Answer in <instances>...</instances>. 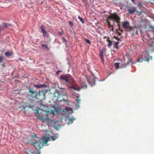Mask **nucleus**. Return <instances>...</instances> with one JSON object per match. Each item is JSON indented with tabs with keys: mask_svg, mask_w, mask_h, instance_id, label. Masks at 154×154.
Listing matches in <instances>:
<instances>
[{
	"mask_svg": "<svg viewBox=\"0 0 154 154\" xmlns=\"http://www.w3.org/2000/svg\"><path fill=\"white\" fill-rule=\"evenodd\" d=\"M60 77L61 81L66 85H69L74 82L73 78L69 75H61Z\"/></svg>",
	"mask_w": 154,
	"mask_h": 154,
	"instance_id": "1",
	"label": "nucleus"
},
{
	"mask_svg": "<svg viewBox=\"0 0 154 154\" xmlns=\"http://www.w3.org/2000/svg\"><path fill=\"white\" fill-rule=\"evenodd\" d=\"M152 57L149 56L147 53H143L141 55L139 54L136 61L137 62L141 63L144 60L148 62L150 60H152Z\"/></svg>",
	"mask_w": 154,
	"mask_h": 154,
	"instance_id": "2",
	"label": "nucleus"
},
{
	"mask_svg": "<svg viewBox=\"0 0 154 154\" xmlns=\"http://www.w3.org/2000/svg\"><path fill=\"white\" fill-rule=\"evenodd\" d=\"M45 94V91H39L38 93L35 94L34 97L37 100H38L40 102H42L46 98Z\"/></svg>",
	"mask_w": 154,
	"mask_h": 154,
	"instance_id": "3",
	"label": "nucleus"
},
{
	"mask_svg": "<svg viewBox=\"0 0 154 154\" xmlns=\"http://www.w3.org/2000/svg\"><path fill=\"white\" fill-rule=\"evenodd\" d=\"M111 17L113 19L114 25H115V23L116 22L117 23L118 29H120L121 18L116 13L114 12V16H112Z\"/></svg>",
	"mask_w": 154,
	"mask_h": 154,
	"instance_id": "4",
	"label": "nucleus"
},
{
	"mask_svg": "<svg viewBox=\"0 0 154 154\" xmlns=\"http://www.w3.org/2000/svg\"><path fill=\"white\" fill-rule=\"evenodd\" d=\"M122 26L125 29V31L127 32H130L132 29V26H130L129 22L128 21H125L122 23Z\"/></svg>",
	"mask_w": 154,
	"mask_h": 154,
	"instance_id": "5",
	"label": "nucleus"
},
{
	"mask_svg": "<svg viewBox=\"0 0 154 154\" xmlns=\"http://www.w3.org/2000/svg\"><path fill=\"white\" fill-rule=\"evenodd\" d=\"M32 144L33 145L37 150H39L43 146L41 142H38L35 140L34 142H32Z\"/></svg>",
	"mask_w": 154,
	"mask_h": 154,
	"instance_id": "6",
	"label": "nucleus"
},
{
	"mask_svg": "<svg viewBox=\"0 0 154 154\" xmlns=\"http://www.w3.org/2000/svg\"><path fill=\"white\" fill-rule=\"evenodd\" d=\"M54 97L57 98L56 99L57 101H62L63 99V95L62 94H60V92L57 91L56 90L54 92Z\"/></svg>",
	"mask_w": 154,
	"mask_h": 154,
	"instance_id": "7",
	"label": "nucleus"
},
{
	"mask_svg": "<svg viewBox=\"0 0 154 154\" xmlns=\"http://www.w3.org/2000/svg\"><path fill=\"white\" fill-rule=\"evenodd\" d=\"M112 16H114V13H110L109 16L107 17L106 19V22L107 23L108 27L109 28H111L112 26H112L110 24V20L112 21L114 23L113 19L112 18Z\"/></svg>",
	"mask_w": 154,
	"mask_h": 154,
	"instance_id": "8",
	"label": "nucleus"
},
{
	"mask_svg": "<svg viewBox=\"0 0 154 154\" xmlns=\"http://www.w3.org/2000/svg\"><path fill=\"white\" fill-rule=\"evenodd\" d=\"M149 46L152 47V50L154 51V38H151L149 41Z\"/></svg>",
	"mask_w": 154,
	"mask_h": 154,
	"instance_id": "9",
	"label": "nucleus"
},
{
	"mask_svg": "<svg viewBox=\"0 0 154 154\" xmlns=\"http://www.w3.org/2000/svg\"><path fill=\"white\" fill-rule=\"evenodd\" d=\"M41 29L42 32L43 33V36L44 37H48V34L46 30L44 29L43 25H41Z\"/></svg>",
	"mask_w": 154,
	"mask_h": 154,
	"instance_id": "10",
	"label": "nucleus"
},
{
	"mask_svg": "<svg viewBox=\"0 0 154 154\" xmlns=\"http://www.w3.org/2000/svg\"><path fill=\"white\" fill-rule=\"evenodd\" d=\"M136 8L134 7H130L128 10V12L130 14H132L136 11Z\"/></svg>",
	"mask_w": 154,
	"mask_h": 154,
	"instance_id": "11",
	"label": "nucleus"
},
{
	"mask_svg": "<svg viewBox=\"0 0 154 154\" xmlns=\"http://www.w3.org/2000/svg\"><path fill=\"white\" fill-rule=\"evenodd\" d=\"M10 24L3 23L0 25V30L3 29L10 26Z\"/></svg>",
	"mask_w": 154,
	"mask_h": 154,
	"instance_id": "12",
	"label": "nucleus"
},
{
	"mask_svg": "<svg viewBox=\"0 0 154 154\" xmlns=\"http://www.w3.org/2000/svg\"><path fill=\"white\" fill-rule=\"evenodd\" d=\"M36 88H46V85L44 84H34L33 85Z\"/></svg>",
	"mask_w": 154,
	"mask_h": 154,
	"instance_id": "13",
	"label": "nucleus"
},
{
	"mask_svg": "<svg viewBox=\"0 0 154 154\" xmlns=\"http://www.w3.org/2000/svg\"><path fill=\"white\" fill-rule=\"evenodd\" d=\"M131 31H132L133 35L135 34H137L138 31L137 28L135 26H134V27H132V29H131Z\"/></svg>",
	"mask_w": 154,
	"mask_h": 154,
	"instance_id": "14",
	"label": "nucleus"
},
{
	"mask_svg": "<svg viewBox=\"0 0 154 154\" xmlns=\"http://www.w3.org/2000/svg\"><path fill=\"white\" fill-rule=\"evenodd\" d=\"M49 140L48 137H44L42 138V142L44 144H46Z\"/></svg>",
	"mask_w": 154,
	"mask_h": 154,
	"instance_id": "15",
	"label": "nucleus"
},
{
	"mask_svg": "<svg viewBox=\"0 0 154 154\" xmlns=\"http://www.w3.org/2000/svg\"><path fill=\"white\" fill-rule=\"evenodd\" d=\"M99 55L102 62H104V60L103 57V50H101V51L100 52Z\"/></svg>",
	"mask_w": 154,
	"mask_h": 154,
	"instance_id": "16",
	"label": "nucleus"
},
{
	"mask_svg": "<svg viewBox=\"0 0 154 154\" xmlns=\"http://www.w3.org/2000/svg\"><path fill=\"white\" fill-rule=\"evenodd\" d=\"M35 116L38 117L39 120H42L43 123L45 122V119H42V116H41L40 114H38L37 115H36Z\"/></svg>",
	"mask_w": 154,
	"mask_h": 154,
	"instance_id": "17",
	"label": "nucleus"
},
{
	"mask_svg": "<svg viewBox=\"0 0 154 154\" xmlns=\"http://www.w3.org/2000/svg\"><path fill=\"white\" fill-rule=\"evenodd\" d=\"M63 112L67 111L68 112L72 111V109L71 107H66L65 109L63 110Z\"/></svg>",
	"mask_w": 154,
	"mask_h": 154,
	"instance_id": "18",
	"label": "nucleus"
},
{
	"mask_svg": "<svg viewBox=\"0 0 154 154\" xmlns=\"http://www.w3.org/2000/svg\"><path fill=\"white\" fill-rule=\"evenodd\" d=\"M81 86L82 88L86 89L87 88L86 82L85 81H82L81 83Z\"/></svg>",
	"mask_w": 154,
	"mask_h": 154,
	"instance_id": "19",
	"label": "nucleus"
},
{
	"mask_svg": "<svg viewBox=\"0 0 154 154\" xmlns=\"http://www.w3.org/2000/svg\"><path fill=\"white\" fill-rule=\"evenodd\" d=\"M133 64V63L130 60H128L127 63L126 64L125 63L124 65L125 66V67H126L128 65L130 64L132 65Z\"/></svg>",
	"mask_w": 154,
	"mask_h": 154,
	"instance_id": "20",
	"label": "nucleus"
},
{
	"mask_svg": "<svg viewBox=\"0 0 154 154\" xmlns=\"http://www.w3.org/2000/svg\"><path fill=\"white\" fill-rule=\"evenodd\" d=\"M29 92L31 96L33 95L35 93V92L32 89H29Z\"/></svg>",
	"mask_w": 154,
	"mask_h": 154,
	"instance_id": "21",
	"label": "nucleus"
},
{
	"mask_svg": "<svg viewBox=\"0 0 154 154\" xmlns=\"http://www.w3.org/2000/svg\"><path fill=\"white\" fill-rule=\"evenodd\" d=\"M5 54L6 56H10L12 55V53L9 51H6L5 53Z\"/></svg>",
	"mask_w": 154,
	"mask_h": 154,
	"instance_id": "22",
	"label": "nucleus"
},
{
	"mask_svg": "<svg viewBox=\"0 0 154 154\" xmlns=\"http://www.w3.org/2000/svg\"><path fill=\"white\" fill-rule=\"evenodd\" d=\"M5 60V57L2 54H0V63L2 62Z\"/></svg>",
	"mask_w": 154,
	"mask_h": 154,
	"instance_id": "23",
	"label": "nucleus"
},
{
	"mask_svg": "<svg viewBox=\"0 0 154 154\" xmlns=\"http://www.w3.org/2000/svg\"><path fill=\"white\" fill-rule=\"evenodd\" d=\"M119 43L118 42H116L114 44V48L117 49H118L119 48V47L118 46V45L119 44Z\"/></svg>",
	"mask_w": 154,
	"mask_h": 154,
	"instance_id": "24",
	"label": "nucleus"
},
{
	"mask_svg": "<svg viewBox=\"0 0 154 154\" xmlns=\"http://www.w3.org/2000/svg\"><path fill=\"white\" fill-rule=\"evenodd\" d=\"M114 65L115 66L116 68V69H118L119 68V63H116L114 64Z\"/></svg>",
	"mask_w": 154,
	"mask_h": 154,
	"instance_id": "25",
	"label": "nucleus"
},
{
	"mask_svg": "<svg viewBox=\"0 0 154 154\" xmlns=\"http://www.w3.org/2000/svg\"><path fill=\"white\" fill-rule=\"evenodd\" d=\"M32 140L33 139H37V137L36 135V134H34L32 136Z\"/></svg>",
	"mask_w": 154,
	"mask_h": 154,
	"instance_id": "26",
	"label": "nucleus"
},
{
	"mask_svg": "<svg viewBox=\"0 0 154 154\" xmlns=\"http://www.w3.org/2000/svg\"><path fill=\"white\" fill-rule=\"evenodd\" d=\"M42 47L45 48L46 49H47L48 50L49 49V48L48 46L46 45L45 44H42Z\"/></svg>",
	"mask_w": 154,
	"mask_h": 154,
	"instance_id": "27",
	"label": "nucleus"
},
{
	"mask_svg": "<svg viewBox=\"0 0 154 154\" xmlns=\"http://www.w3.org/2000/svg\"><path fill=\"white\" fill-rule=\"evenodd\" d=\"M112 45V42L111 41H109L108 42V47L109 48Z\"/></svg>",
	"mask_w": 154,
	"mask_h": 154,
	"instance_id": "28",
	"label": "nucleus"
},
{
	"mask_svg": "<svg viewBox=\"0 0 154 154\" xmlns=\"http://www.w3.org/2000/svg\"><path fill=\"white\" fill-rule=\"evenodd\" d=\"M78 18L79 19V20H80V21L82 23H84V20H83V18H81V17H80L79 16L78 17Z\"/></svg>",
	"mask_w": 154,
	"mask_h": 154,
	"instance_id": "29",
	"label": "nucleus"
},
{
	"mask_svg": "<svg viewBox=\"0 0 154 154\" xmlns=\"http://www.w3.org/2000/svg\"><path fill=\"white\" fill-rule=\"evenodd\" d=\"M76 100L78 103L77 105H78L79 106V104L80 103V101L81 100V99L78 98L76 99Z\"/></svg>",
	"mask_w": 154,
	"mask_h": 154,
	"instance_id": "30",
	"label": "nucleus"
},
{
	"mask_svg": "<svg viewBox=\"0 0 154 154\" xmlns=\"http://www.w3.org/2000/svg\"><path fill=\"white\" fill-rule=\"evenodd\" d=\"M63 42H64L65 43H66L67 42L66 40V39L64 37L63 38Z\"/></svg>",
	"mask_w": 154,
	"mask_h": 154,
	"instance_id": "31",
	"label": "nucleus"
},
{
	"mask_svg": "<svg viewBox=\"0 0 154 154\" xmlns=\"http://www.w3.org/2000/svg\"><path fill=\"white\" fill-rule=\"evenodd\" d=\"M85 40L86 41V42L88 44H91V42L90 41L86 38H85Z\"/></svg>",
	"mask_w": 154,
	"mask_h": 154,
	"instance_id": "32",
	"label": "nucleus"
},
{
	"mask_svg": "<svg viewBox=\"0 0 154 154\" xmlns=\"http://www.w3.org/2000/svg\"><path fill=\"white\" fill-rule=\"evenodd\" d=\"M49 120V121H50L51 120V119H50L48 116V114H47L46 115V119H45V120Z\"/></svg>",
	"mask_w": 154,
	"mask_h": 154,
	"instance_id": "33",
	"label": "nucleus"
},
{
	"mask_svg": "<svg viewBox=\"0 0 154 154\" xmlns=\"http://www.w3.org/2000/svg\"><path fill=\"white\" fill-rule=\"evenodd\" d=\"M51 139L53 141H54L56 139V137L54 136H51Z\"/></svg>",
	"mask_w": 154,
	"mask_h": 154,
	"instance_id": "34",
	"label": "nucleus"
},
{
	"mask_svg": "<svg viewBox=\"0 0 154 154\" xmlns=\"http://www.w3.org/2000/svg\"><path fill=\"white\" fill-rule=\"evenodd\" d=\"M75 120V119H69V124H70L71 123H72V121L74 120Z\"/></svg>",
	"mask_w": 154,
	"mask_h": 154,
	"instance_id": "35",
	"label": "nucleus"
},
{
	"mask_svg": "<svg viewBox=\"0 0 154 154\" xmlns=\"http://www.w3.org/2000/svg\"><path fill=\"white\" fill-rule=\"evenodd\" d=\"M63 31H62V32H58V34L59 35H63Z\"/></svg>",
	"mask_w": 154,
	"mask_h": 154,
	"instance_id": "36",
	"label": "nucleus"
},
{
	"mask_svg": "<svg viewBox=\"0 0 154 154\" xmlns=\"http://www.w3.org/2000/svg\"><path fill=\"white\" fill-rule=\"evenodd\" d=\"M113 37L116 39H117L118 41H120V39L118 37H116V36H113Z\"/></svg>",
	"mask_w": 154,
	"mask_h": 154,
	"instance_id": "37",
	"label": "nucleus"
},
{
	"mask_svg": "<svg viewBox=\"0 0 154 154\" xmlns=\"http://www.w3.org/2000/svg\"><path fill=\"white\" fill-rule=\"evenodd\" d=\"M68 22L71 26H73V24L72 22L69 21Z\"/></svg>",
	"mask_w": 154,
	"mask_h": 154,
	"instance_id": "38",
	"label": "nucleus"
},
{
	"mask_svg": "<svg viewBox=\"0 0 154 154\" xmlns=\"http://www.w3.org/2000/svg\"><path fill=\"white\" fill-rule=\"evenodd\" d=\"M54 112H57V110H56V109L55 110H51V112L53 115L54 114Z\"/></svg>",
	"mask_w": 154,
	"mask_h": 154,
	"instance_id": "39",
	"label": "nucleus"
},
{
	"mask_svg": "<svg viewBox=\"0 0 154 154\" xmlns=\"http://www.w3.org/2000/svg\"><path fill=\"white\" fill-rule=\"evenodd\" d=\"M60 70H58L57 72H56V74L57 75H58L59 74V73L60 72Z\"/></svg>",
	"mask_w": 154,
	"mask_h": 154,
	"instance_id": "40",
	"label": "nucleus"
},
{
	"mask_svg": "<svg viewBox=\"0 0 154 154\" xmlns=\"http://www.w3.org/2000/svg\"><path fill=\"white\" fill-rule=\"evenodd\" d=\"M30 101L32 103L34 101V100L33 99H29Z\"/></svg>",
	"mask_w": 154,
	"mask_h": 154,
	"instance_id": "41",
	"label": "nucleus"
},
{
	"mask_svg": "<svg viewBox=\"0 0 154 154\" xmlns=\"http://www.w3.org/2000/svg\"><path fill=\"white\" fill-rule=\"evenodd\" d=\"M137 5L139 7H141L142 6V5L141 3L139 2Z\"/></svg>",
	"mask_w": 154,
	"mask_h": 154,
	"instance_id": "42",
	"label": "nucleus"
},
{
	"mask_svg": "<svg viewBox=\"0 0 154 154\" xmlns=\"http://www.w3.org/2000/svg\"><path fill=\"white\" fill-rule=\"evenodd\" d=\"M117 31H118V30H117V33L118 34V35H119L120 36L121 35V33L120 32H118Z\"/></svg>",
	"mask_w": 154,
	"mask_h": 154,
	"instance_id": "43",
	"label": "nucleus"
},
{
	"mask_svg": "<svg viewBox=\"0 0 154 154\" xmlns=\"http://www.w3.org/2000/svg\"><path fill=\"white\" fill-rule=\"evenodd\" d=\"M106 41L107 42H109V41H111L110 40V38L109 37H108L107 38V39H106Z\"/></svg>",
	"mask_w": 154,
	"mask_h": 154,
	"instance_id": "44",
	"label": "nucleus"
},
{
	"mask_svg": "<svg viewBox=\"0 0 154 154\" xmlns=\"http://www.w3.org/2000/svg\"><path fill=\"white\" fill-rule=\"evenodd\" d=\"M35 113H36V114H37V115H38V114H39L38 110H36V112H35Z\"/></svg>",
	"mask_w": 154,
	"mask_h": 154,
	"instance_id": "45",
	"label": "nucleus"
},
{
	"mask_svg": "<svg viewBox=\"0 0 154 154\" xmlns=\"http://www.w3.org/2000/svg\"><path fill=\"white\" fill-rule=\"evenodd\" d=\"M118 30L122 32H123V30L120 29H118Z\"/></svg>",
	"mask_w": 154,
	"mask_h": 154,
	"instance_id": "46",
	"label": "nucleus"
},
{
	"mask_svg": "<svg viewBox=\"0 0 154 154\" xmlns=\"http://www.w3.org/2000/svg\"><path fill=\"white\" fill-rule=\"evenodd\" d=\"M111 30L112 31H113V27L112 26L111 28Z\"/></svg>",
	"mask_w": 154,
	"mask_h": 154,
	"instance_id": "47",
	"label": "nucleus"
},
{
	"mask_svg": "<svg viewBox=\"0 0 154 154\" xmlns=\"http://www.w3.org/2000/svg\"><path fill=\"white\" fill-rule=\"evenodd\" d=\"M29 107L30 108H32V106L31 105H29Z\"/></svg>",
	"mask_w": 154,
	"mask_h": 154,
	"instance_id": "48",
	"label": "nucleus"
},
{
	"mask_svg": "<svg viewBox=\"0 0 154 154\" xmlns=\"http://www.w3.org/2000/svg\"><path fill=\"white\" fill-rule=\"evenodd\" d=\"M72 88L73 89H75V90H76V89L74 87V86H72Z\"/></svg>",
	"mask_w": 154,
	"mask_h": 154,
	"instance_id": "49",
	"label": "nucleus"
},
{
	"mask_svg": "<svg viewBox=\"0 0 154 154\" xmlns=\"http://www.w3.org/2000/svg\"><path fill=\"white\" fill-rule=\"evenodd\" d=\"M23 108L24 109H26V107H25L24 106H23Z\"/></svg>",
	"mask_w": 154,
	"mask_h": 154,
	"instance_id": "50",
	"label": "nucleus"
},
{
	"mask_svg": "<svg viewBox=\"0 0 154 154\" xmlns=\"http://www.w3.org/2000/svg\"><path fill=\"white\" fill-rule=\"evenodd\" d=\"M132 2H134L135 0H131Z\"/></svg>",
	"mask_w": 154,
	"mask_h": 154,
	"instance_id": "51",
	"label": "nucleus"
},
{
	"mask_svg": "<svg viewBox=\"0 0 154 154\" xmlns=\"http://www.w3.org/2000/svg\"><path fill=\"white\" fill-rule=\"evenodd\" d=\"M5 63H3V64H2V66H5Z\"/></svg>",
	"mask_w": 154,
	"mask_h": 154,
	"instance_id": "52",
	"label": "nucleus"
},
{
	"mask_svg": "<svg viewBox=\"0 0 154 154\" xmlns=\"http://www.w3.org/2000/svg\"><path fill=\"white\" fill-rule=\"evenodd\" d=\"M104 38H106V37H105H105H104Z\"/></svg>",
	"mask_w": 154,
	"mask_h": 154,
	"instance_id": "53",
	"label": "nucleus"
},
{
	"mask_svg": "<svg viewBox=\"0 0 154 154\" xmlns=\"http://www.w3.org/2000/svg\"><path fill=\"white\" fill-rule=\"evenodd\" d=\"M154 2V0H152Z\"/></svg>",
	"mask_w": 154,
	"mask_h": 154,
	"instance_id": "54",
	"label": "nucleus"
}]
</instances>
